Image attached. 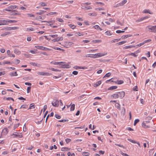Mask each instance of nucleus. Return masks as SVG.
Segmentation results:
<instances>
[{
    "instance_id": "obj_35",
    "label": "nucleus",
    "mask_w": 156,
    "mask_h": 156,
    "mask_svg": "<svg viewBox=\"0 0 156 156\" xmlns=\"http://www.w3.org/2000/svg\"><path fill=\"white\" fill-rule=\"evenodd\" d=\"M123 81L122 80H117L115 83L118 84H121L123 83Z\"/></svg>"
},
{
    "instance_id": "obj_21",
    "label": "nucleus",
    "mask_w": 156,
    "mask_h": 156,
    "mask_svg": "<svg viewBox=\"0 0 156 156\" xmlns=\"http://www.w3.org/2000/svg\"><path fill=\"white\" fill-rule=\"evenodd\" d=\"M117 88V86H111V87H109L108 88V90H112L116 89Z\"/></svg>"
},
{
    "instance_id": "obj_3",
    "label": "nucleus",
    "mask_w": 156,
    "mask_h": 156,
    "mask_svg": "<svg viewBox=\"0 0 156 156\" xmlns=\"http://www.w3.org/2000/svg\"><path fill=\"white\" fill-rule=\"evenodd\" d=\"M147 27L148 28L149 30H151V32L156 33V26H148Z\"/></svg>"
},
{
    "instance_id": "obj_16",
    "label": "nucleus",
    "mask_w": 156,
    "mask_h": 156,
    "mask_svg": "<svg viewBox=\"0 0 156 156\" xmlns=\"http://www.w3.org/2000/svg\"><path fill=\"white\" fill-rule=\"evenodd\" d=\"M9 75L11 76H16L18 75L16 72H11L9 74Z\"/></svg>"
},
{
    "instance_id": "obj_52",
    "label": "nucleus",
    "mask_w": 156,
    "mask_h": 156,
    "mask_svg": "<svg viewBox=\"0 0 156 156\" xmlns=\"http://www.w3.org/2000/svg\"><path fill=\"white\" fill-rule=\"evenodd\" d=\"M69 26L70 27V28H71L72 29H74L76 27V26H75L73 25L72 24H69Z\"/></svg>"
},
{
    "instance_id": "obj_23",
    "label": "nucleus",
    "mask_w": 156,
    "mask_h": 156,
    "mask_svg": "<svg viewBox=\"0 0 156 156\" xmlns=\"http://www.w3.org/2000/svg\"><path fill=\"white\" fill-rule=\"evenodd\" d=\"M101 83V81H99L97 82L95 84H94V87H96L99 86Z\"/></svg>"
},
{
    "instance_id": "obj_64",
    "label": "nucleus",
    "mask_w": 156,
    "mask_h": 156,
    "mask_svg": "<svg viewBox=\"0 0 156 156\" xmlns=\"http://www.w3.org/2000/svg\"><path fill=\"white\" fill-rule=\"evenodd\" d=\"M93 27H94L95 29L97 30L99 29L100 28V27L97 25L94 26Z\"/></svg>"
},
{
    "instance_id": "obj_41",
    "label": "nucleus",
    "mask_w": 156,
    "mask_h": 156,
    "mask_svg": "<svg viewBox=\"0 0 156 156\" xmlns=\"http://www.w3.org/2000/svg\"><path fill=\"white\" fill-rule=\"evenodd\" d=\"M28 107V105H22L20 107V108H27Z\"/></svg>"
},
{
    "instance_id": "obj_57",
    "label": "nucleus",
    "mask_w": 156,
    "mask_h": 156,
    "mask_svg": "<svg viewBox=\"0 0 156 156\" xmlns=\"http://www.w3.org/2000/svg\"><path fill=\"white\" fill-rule=\"evenodd\" d=\"M54 49H56V50H60V51H64V50L63 49H62L60 48H54Z\"/></svg>"
},
{
    "instance_id": "obj_39",
    "label": "nucleus",
    "mask_w": 156,
    "mask_h": 156,
    "mask_svg": "<svg viewBox=\"0 0 156 156\" xmlns=\"http://www.w3.org/2000/svg\"><path fill=\"white\" fill-rule=\"evenodd\" d=\"M88 15L90 16H97V14L95 12H94L93 13H88Z\"/></svg>"
},
{
    "instance_id": "obj_19",
    "label": "nucleus",
    "mask_w": 156,
    "mask_h": 156,
    "mask_svg": "<svg viewBox=\"0 0 156 156\" xmlns=\"http://www.w3.org/2000/svg\"><path fill=\"white\" fill-rule=\"evenodd\" d=\"M12 13H11L10 15H13L15 16L16 15H20V12H19L18 11L16 12H14V11H11Z\"/></svg>"
},
{
    "instance_id": "obj_8",
    "label": "nucleus",
    "mask_w": 156,
    "mask_h": 156,
    "mask_svg": "<svg viewBox=\"0 0 156 156\" xmlns=\"http://www.w3.org/2000/svg\"><path fill=\"white\" fill-rule=\"evenodd\" d=\"M6 28L7 30H12L18 29L19 28L17 27H7Z\"/></svg>"
},
{
    "instance_id": "obj_47",
    "label": "nucleus",
    "mask_w": 156,
    "mask_h": 156,
    "mask_svg": "<svg viewBox=\"0 0 156 156\" xmlns=\"http://www.w3.org/2000/svg\"><path fill=\"white\" fill-rule=\"evenodd\" d=\"M9 34V33L8 32H5L4 33H3L1 34V36H5L7 35H8Z\"/></svg>"
},
{
    "instance_id": "obj_22",
    "label": "nucleus",
    "mask_w": 156,
    "mask_h": 156,
    "mask_svg": "<svg viewBox=\"0 0 156 156\" xmlns=\"http://www.w3.org/2000/svg\"><path fill=\"white\" fill-rule=\"evenodd\" d=\"M35 48H38V49H40L41 50H44V47H43L42 46H39V45L35 46Z\"/></svg>"
},
{
    "instance_id": "obj_56",
    "label": "nucleus",
    "mask_w": 156,
    "mask_h": 156,
    "mask_svg": "<svg viewBox=\"0 0 156 156\" xmlns=\"http://www.w3.org/2000/svg\"><path fill=\"white\" fill-rule=\"evenodd\" d=\"M152 117L151 116H148L146 118V119L148 120V121L151 120L152 119Z\"/></svg>"
},
{
    "instance_id": "obj_62",
    "label": "nucleus",
    "mask_w": 156,
    "mask_h": 156,
    "mask_svg": "<svg viewBox=\"0 0 156 156\" xmlns=\"http://www.w3.org/2000/svg\"><path fill=\"white\" fill-rule=\"evenodd\" d=\"M57 14V12H50L48 13V14H49V15H54V14Z\"/></svg>"
},
{
    "instance_id": "obj_51",
    "label": "nucleus",
    "mask_w": 156,
    "mask_h": 156,
    "mask_svg": "<svg viewBox=\"0 0 156 156\" xmlns=\"http://www.w3.org/2000/svg\"><path fill=\"white\" fill-rule=\"evenodd\" d=\"M127 140L128 141H129L130 142L133 143H134V144L136 143V142L135 141H134L133 140H132L131 139H128Z\"/></svg>"
},
{
    "instance_id": "obj_33",
    "label": "nucleus",
    "mask_w": 156,
    "mask_h": 156,
    "mask_svg": "<svg viewBox=\"0 0 156 156\" xmlns=\"http://www.w3.org/2000/svg\"><path fill=\"white\" fill-rule=\"evenodd\" d=\"M69 149H70L68 147H62L61 149V150L62 151H66L69 150Z\"/></svg>"
},
{
    "instance_id": "obj_46",
    "label": "nucleus",
    "mask_w": 156,
    "mask_h": 156,
    "mask_svg": "<svg viewBox=\"0 0 156 156\" xmlns=\"http://www.w3.org/2000/svg\"><path fill=\"white\" fill-rule=\"evenodd\" d=\"M49 36L53 38L57 37L58 36V35L57 34H51L49 35Z\"/></svg>"
},
{
    "instance_id": "obj_44",
    "label": "nucleus",
    "mask_w": 156,
    "mask_h": 156,
    "mask_svg": "<svg viewBox=\"0 0 156 156\" xmlns=\"http://www.w3.org/2000/svg\"><path fill=\"white\" fill-rule=\"evenodd\" d=\"M92 41L94 42V43H100L101 42V40H93Z\"/></svg>"
},
{
    "instance_id": "obj_2",
    "label": "nucleus",
    "mask_w": 156,
    "mask_h": 156,
    "mask_svg": "<svg viewBox=\"0 0 156 156\" xmlns=\"http://www.w3.org/2000/svg\"><path fill=\"white\" fill-rule=\"evenodd\" d=\"M150 122L149 121H145L142 123V125L145 128H148L150 127V125L148 124Z\"/></svg>"
},
{
    "instance_id": "obj_12",
    "label": "nucleus",
    "mask_w": 156,
    "mask_h": 156,
    "mask_svg": "<svg viewBox=\"0 0 156 156\" xmlns=\"http://www.w3.org/2000/svg\"><path fill=\"white\" fill-rule=\"evenodd\" d=\"M73 43L70 42H65L64 43L65 45L66 46V47L72 45Z\"/></svg>"
},
{
    "instance_id": "obj_13",
    "label": "nucleus",
    "mask_w": 156,
    "mask_h": 156,
    "mask_svg": "<svg viewBox=\"0 0 156 156\" xmlns=\"http://www.w3.org/2000/svg\"><path fill=\"white\" fill-rule=\"evenodd\" d=\"M17 134H14V133L12 135L14 136H13L14 137H19L20 138H22L23 137L22 135L21 134H19V133H17Z\"/></svg>"
},
{
    "instance_id": "obj_53",
    "label": "nucleus",
    "mask_w": 156,
    "mask_h": 156,
    "mask_svg": "<svg viewBox=\"0 0 156 156\" xmlns=\"http://www.w3.org/2000/svg\"><path fill=\"white\" fill-rule=\"evenodd\" d=\"M34 28L31 27L27 29V31H34Z\"/></svg>"
},
{
    "instance_id": "obj_38",
    "label": "nucleus",
    "mask_w": 156,
    "mask_h": 156,
    "mask_svg": "<svg viewBox=\"0 0 156 156\" xmlns=\"http://www.w3.org/2000/svg\"><path fill=\"white\" fill-rule=\"evenodd\" d=\"M105 34L107 36H110L112 35V33L110 31H107L105 33Z\"/></svg>"
},
{
    "instance_id": "obj_48",
    "label": "nucleus",
    "mask_w": 156,
    "mask_h": 156,
    "mask_svg": "<svg viewBox=\"0 0 156 156\" xmlns=\"http://www.w3.org/2000/svg\"><path fill=\"white\" fill-rule=\"evenodd\" d=\"M71 141V139L69 138H66L65 139V141L67 144H68Z\"/></svg>"
},
{
    "instance_id": "obj_32",
    "label": "nucleus",
    "mask_w": 156,
    "mask_h": 156,
    "mask_svg": "<svg viewBox=\"0 0 156 156\" xmlns=\"http://www.w3.org/2000/svg\"><path fill=\"white\" fill-rule=\"evenodd\" d=\"M69 66V65H66L65 64H62L61 65L60 68H68V66Z\"/></svg>"
},
{
    "instance_id": "obj_9",
    "label": "nucleus",
    "mask_w": 156,
    "mask_h": 156,
    "mask_svg": "<svg viewBox=\"0 0 156 156\" xmlns=\"http://www.w3.org/2000/svg\"><path fill=\"white\" fill-rule=\"evenodd\" d=\"M74 68L76 69H86L87 68L86 66H76L74 67Z\"/></svg>"
},
{
    "instance_id": "obj_59",
    "label": "nucleus",
    "mask_w": 156,
    "mask_h": 156,
    "mask_svg": "<svg viewBox=\"0 0 156 156\" xmlns=\"http://www.w3.org/2000/svg\"><path fill=\"white\" fill-rule=\"evenodd\" d=\"M40 5L42 6H47L46 4L44 2H41L40 3Z\"/></svg>"
},
{
    "instance_id": "obj_15",
    "label": "nucleus",
    "mask_w": 156,
    "mask_h": 156,
    "mask_svg": "<svg viewBox=\"0 0 156 156\" xmlns=\"http://www.w3.org/2000/svg\"><path fill=\"white\" fill-rule=\"evenodd\" d=\"M46 11L44 10H40V12L36 13V14L37 15H41L43 14L44 13L46 12Z\"/></svg>"
},
{
    "instance_id": "obj_49",
    "label": "nucleus",
    "mask_w": 156,
    "mask_h": 156,
    "mask_svg": "<svg viewBox=\"0 0 156 156\" xmlns=\"http://www.w3.org/2000/svg\"><path fill=\"white\" fill-rule=\"evenodd\" d=\"M116 107L117 108L119 109L120 110V104L118 103H116L115 104Z\"/></svg>"
},
{
    "instance_id": "obj_61",
    "label": "nucleus",
    "mask_w": 156,
    "mask_h": 156,
    "mask_svg": "<svg viewBox=\"0 0 156 156\" xmlns=\"http://www.w3.org/2000/svg\"><path fill=\"white\" fill-rule=\"evenodd\" d=\"M116 32L117 33L119 34V33H124L125 32V31H122V30H117L116 31Z\"/></svg>"
},
{
    "instance_id": "obj_27",
    "label": "nucleus",
    "mask_w": 156,
    "mask_h": 156,
    "mask_svg": "<svg viewBox=\"0 0 156 156\" xmlns=\"http://www.w3.org/2000/svg\"><path fill=\"white\" fill-rule=\"evenodd\" d=\"M71 108H70V111H73L75 109V105L74 104H73L72 105H71Z\"/></svg>"
},
{
    "instance_id": "obj_58",
    "label": "nucleus",
    "mask_w": 156,
    "mask_h": 156,
    "mask_svg": "<svg viewBox=\"0 0 156 156\" xmlns=\"http://www.w3.org/2000/svg\"><path fill=\"white\" fill-rule=\"evenodd\" d=\"M57 20L59 22L61 23H63L64 22V20H63L61 18H58L57 19Z\"/></svg>"
},
{
    "instance_id": "obj_28",
    "label": "nucleus",
    "mask_w": 156,
    "mask_h": 156,
    "mask_svg": "<svg viewBox=\"0 0 156 156\" xmlns=\"http://www.w3.org/2000/svg\"><path fill=\"white\" fill-rule=\"evenodd\" d=\"M50 70H51V71H56V72H57V71H60V70L58 69H54V68H49V69Z\"/></svg>"
},
{
    "instance_id": "obj_1",
    "label": "nucleus",
    "mask_w": 156,
    "mask_h": 156,
    "mask_svg": "<svg viewBox=\"0 0 156 156\" xmlns=\"http://www.w3.org/2000/svg\"><path fill=\"white\" fill-rule=\"evenodd\" d=\"M18 7L15 5H12L9 6L7 8H6L3 10L4 11L11 12V11H16L17 12V11L15 10H13L14 9H15L17 8Z\"/></svg>"
},
{
    "instance_id": "obj_63",
    "label": "nucleus",
    "mask_w": 156,
    "mask_h": 156,
    "mask_svg": "<svg viewBox=\"0 0 156 156\" xmlns=\"http://www.w3.org/2000/svg\"><path fill=\"white\" fill-rule=\"evenodd\" d=\"M68 121V120L62 119V120H59V121H58L59 122H67V121Z\"/></svg>"
},
{
    "instance_id": "obj_40",
    "label": "nucleus",
    "mask_w": 156,
    "mask_h": 156,
    "mask_svg": "<svg viewBox=\"0 0 156 156\" xmlns=\"http://www.w3.org/2000/svg\"><path fill=\"white\" fill-rule=\"evenodd\" d=\"M120 39H121L120 38L119 39H115L114 40H112L111 41V43H115L116 42H118L120 40Z\"/></svg>"
},
{
    "instance_id": "obj_6",
    "label": "nucleus",
    "mask_w": 156,
    "mask_h": 156,
    "mask_svg": "<svg viewBox=\"0 0 156 156\" xmlns=\"http://www.w3.org/2000/svg\"><path fill=\"white\" fill-rule=\"evenodd\" d=\"M8 129L7 128H4L2 130V135H6L8 133Z\"/></svg>"
},
{
    "instance_id": "obj_20",
    "label": "nucleus",
    "mask_w": 156,
    "mask_h": 156,
    "mask_svg": "<svg viewBox=\"0 0 156 156\" xmlns=\"http://www.w3.org/2000/svg\"><path fill=\"white\" fill-rule=\"evenodd\" d=\"M136 46L135 45H130V46H126L123 47V49H127L128 48H131L133 47H134Z\"/></svg>"
},
{
    "instance_id": "obj_26",
    "label": "nucleus",
    "mask_w": 156,
    "mask_h": 156,
    "mask_svg": "<svg viewBox=\"0 0 156 156\" xmlns=\"http://www.w3.org/2000/svg\"><path fill=\"white\" fill-rule=\"evenodd\" d=\"M82 9H83L85 10H88L90 9H91L92 8L90 7V6L89 7H86V6H83V7L82 8Z\"/></svg>"
},
{
    "instance_id": "obj_31",
    "label": "nucleus",
    "mask_w": 156,
    "mask_h": 156,
    "mask_svg": "<svg viewBox=\"0 0 156 156\" xmlns=\"http://www.w3.org/2000/svg\"><path fill=\"white\" fill-rule=\"evenodd\" d=\"M83 35H84L83 33H81L80 32H79L78 33H76V34L75 36H83Z\"/></svg>"
},
{
    "instance_id": "obj_11",
    "label": "nucleus",
    "mask_w": 156,
    "mask_h": 156,
    "mask_svg": "<svg viewBox=\"0 0 156 156\" xmlns=\"http://www.w3.org/2000/svg\"><path fill=\"white\" fill-rule=\"evenodd\" d=\"M143 13H148L150 14H153V12H151L150 10L147 9H145L143 11Z\"/></svg>"
},
{
    "instance_id": "obj_37",
    "label": "nucleus",
    "mask_w": 156,
    "mask_h": 156,
    "mask_svg": "<svg viewBox=\"0 0 156 156\" xmlns=\"http://www.w3.org/2000/svg\"><path fill=\"white\" fill-rule=\"evenodd\" d=\"M52 75V74L51 73H49L48 72H44L43 73V76H50Z\"/></svg>"
},
{
    "instance_id": "obj_34",
    "label": "nucleus",
    "mask_w": 156,
    "mask_h": 156,
    "mask_svg": "<svg viewBox=\"0 0 156 156\" xmlns=\"http://www.w3.org/2000/svg\"><path fill=\"white\" fill-rule=\"evenodd\" d=\"M14 53L16 54L19 55L20 54L21 52L20 51L18 50L17 49H14Z\"/></svg>"
},
{
    "instance_id": "obj_30",
    "label": "nucleus",
    "mask_w": 156,
    "mask_h": 156,
    "mask_svg": "<svg viewBox=\"0 0 156 156\" xmlns=\"http://www.w3.org/2000/svg\"><path fill=\"white\" fill-rule=\"evenodd\" d=\"M111 75V73L109 72L107 73H106L104 76L103 77V78H105V77H109Z\"/></svg>"
},
{
    "instance_id": "obj_17",
    "label": "nucleus",
    "mask_w": 156,
    "mask_h": 156,
    "mask_svg": "<svg viewBox=\"0 0 156 156\" xmlns=\"http://www.w3.org/2000/svg\"><path fill=\"white\" fill-rule=\"evenodd\" d=\"M30 64L33 66H37L40 67L41 66L40 64H37V63L35 62H31L30 63Z\"/></svg>"
},
{
    "instance_id": "obj_10",
    "label": "nucleus",
    "mask_w": 156,
    "mask_h": 156,
    "mask_svg": "<svg viewBox=\"0 0 156 156\" xmlns=\"http://www.w3.org/2000/svg\"><path fill=\"white\" fill-rule=\"evenodd\" d=\"M7 23V21L6 20H0V23L1 25H7V24L6 23Z\"/></svg>"
},
{
    "instance_id": "obj_18",
    "label": "nucleus",
    "mask_w": 156,
    "mask_h": 156,
    "mask_svg": "<svg viewBox=\"0 0 156 156\" xmlns=\"http://www.w3.org/2000/svg\"><path fill=\"white\" fill-rule=\"evenodd\" d=\"M148 17H149L147 16H145L144 17H142L140 20H136V22H139L141 21L147 19L148 18Z\"/></svg>"
},
{
    "instance_id": "obj_50",
    "label": "nucleus",
    "mask_w": 156,
    "mask_h": 156,
    "mask_svg": "<svg viewBox=\"0 0 156 156\" xmlns=\"http://www.w3.org/2000/svg\"><path fill=\"white\" fill-rule=\"evenodd\" d=\"M139 120L138 119H135L134 121V125L135 126L136 123L139 122Z\"/></svg>"
},
{
    "instance_id": "obj_55",
    "label": "nucleus",
    "mask_w": 156,
    "mask_h": 156,
    "mask_svg": "<svg viewBox=\"0 0 156 156\" xmlns=\"http://www.w3.org/2000/svg\"><path fill=\"white\" fill-rule=\"evenodd\" d=\"M55 117L57 119H60L61 118V116L58 114H55Z\"/></svg>"
},
{
    "instance_id": "obj_7",
    "label": "nucleus",
    "mask_w": 156,
    "mask_h": 156,
    "mask_svg": "<svg viewBox=\"0 0 156 156\" xmlns=\"http://www.w3.org/2000/svg\"><path fill=\"white\" fill-rule=\"evenodd\" d=\"M45 17V16H43L42 17L41 16H37L36 18V19L37 20L40 21L41 20H44Z\"/></svg>"
},
{
    "instance_id": "obj_42",
    "label": "nucleus",
    "mask_w": 156,
    "mask_h": 156,
    "mask_svg": "<svg viewBox=\"0 0 156 156\" xmlns=\"http://www.w3.org/2000/svg\"><path fill=\"white\" fill-rule=\"evenodd\" d=\"M128 55H133L134 57H136L137 55H136L135 53H129Z\"/></svg>"
},
{
    "instance_id": "obj_14",
    "label": "nucleus",
    "mask_w": 156,
    "mask_h": 156,
    "mask_svg": "<svg viewBox=\"0 0 156 156\" xmlns=\"http://www.w3.org/2000/svg\"><path fill=\"white\" fill-rule=\"evenodd\" d=\"M132 36V35H130V34H127L126 35H123L122 36L121 38L122 39H125L126 38L129 37H131Z\"/></svg>"
},
{
    "instance_id": "obj_29",
    "label": "nucleus",
    "mask_w": 156,
    "mask_h": 156,
    "mask_svg": "<svg viewBox=\"0 0 156 156\" xmlns=\"http://www.w3.org/2000/svg\"><path fill=\"white\" fill-rule=\"evenodd\" d=\"M82 155L85 156H89L90 153L88 152H83L82 153Z\"/></svg>"
},
{
    "instance_id": "obj_54",
    "label": "nucleus",
    "mask_w": 156,
    "mask_h": 156,
    "mask_svg": "<svg viewBox=\"0 0 156 156\" xmlns=\"http://www.w3.org/2000/svg\"><path fill=\"white\" fill-rule=\"evenodd\" d=\"M151 41V40L150 39H148V40H146L144 41L143 42V43H144V44L145 43L150 42Z\"/></svg>"
},
{
    "instance_id": "obj_60",
    "label": "nucleus",
    "mask_w": 156,
    "mask_h": 156,
    "mask_svg": "<svg viewBox=\"0 0 156 156\" xmlns=\"http://www.w3.org/2000/svg\"><path fill=\"white\" fill-rule=\"evenodd\" d=\"M123 42L121 41L116 44V45H120L123 44Z\"/></svg>"
},
{
    "instance_id": "obj_4",
    "label": "nucleus",
    "mask_w": 156,
    "mask_h": 156,
    "mask_svg": "<svg viewBox=\"0 0 156 156\" xmlns=\"http://www.w3.org/2000/svg\"><path fill=\"white\" fill-rule=\"evenodd\" d=\"M51 104L53 106L57 107L59 105V101L57 100H54L52 102Z\"/></svg>"
},
{
    "instance_id": "obj_24",
    "label": "nucleus",
    "mask_w": 156,
    "mask_h": 156,
    "mask_svg": "<svg viewBox=\"0 0 156 156\" xmlns=\"http://www.w3.org/2000/svg\"><path fill=\"white\" fill-rule=\"evenodd\" d=\"M119 95L118 94H115L111 95V97L114 98H117L119 97Z\"/></svg>"
},
{
    "instance_id": "obj_36",
    "label": "nucleus",
    "mask_w": 156,
    "mask_h": 156,
    "mask_svg": "<svg viewBox=\"0 0 156 156\" xmlns=\"http://www.w3.org/2000/svg\"><path fill=\"white\" fill-rule=\"evenodd\" d=\"M127 2V1L126 0H123L121 3H119L120 4L121 6H122L124 4H125Z\"/></svg>"
},
{
    "instance_id": "obj_45",
    "label": "nucleus",
    "mask_w": 156,
    "mask_h": 156,
    "mask_svg": "<svg viewBox=\"0 0 156 156\" xmlns=\"http://www.w3.org/2000/svg\"><path fill=\"white\" fill-rule=\"evenodd\" d=\"M62 63H64L62 62H54L53 64L54 65H61Z\"/></svg>"
},
{
    "instance_id": "obj_43",
    "label": "nucleus",
    "mask_w": 156,
    "mask_h": 156,
    "mask_svg": "<svg viewBox=\"0 0 156 156\" xmlns=\"http://www.w3.org/2000/svg\"><path fill=\"white\" fill-rule=\"evenodd\" d=\"M57 38L58 41H62L63 39V37H58Z\"/></svg>"
},
{
    "instance_id": "obj_25",
    "label": "nucleus",
    "mask_w": 156,
    "mask_h": 156,
    "mask_svg": "<svg viewBox=\"0 0 156 156\" xmlns=\"http://www.w3.org/2000/svg\"><path fill=\"white\" fill-rule=\"evenodd\" d=\"M35 107V106L34 104V103H31V104L30 105V107L28 108V109H31L33 108H34Z\"/></svg>"
},
{
    "instance_id": "obj_5",
    "label": "nucleus",
    "mask_w": 156,
    "mask_h": 156,
    "mask_svg": "<svg viewBox=\"0 0 156 156\" xmlns=\"http://www.w3.org/2000/svg\"><path fill=\"white\" fill-rule=\"evenodd\" d=\"M118 93L119 94V97L121 99L122 98L125 96V93L123 91L119 92H118Z\"/></svg>"
}]
</instances>
